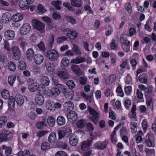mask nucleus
<instances>
[{
  "instance_id": "obj_1",
  "label": "nucleus",
  "mask_w": 156,
  "mask_h": 156,
  "mask_svg": "<svg viewBox=\"0 0 156 156\" xmlns=\"http://www.w3.org/2000/svg\"><path fill=\"white\" fill-rule=\"evenodd\" d=\"M2 97L5 99H9L8 101L9 108L10 110H12L15 106V102L13 97H10L9 91L6 89H3L2 91Z\"/></svg>"
},
{
  "instance_id": "obj_2",
  "label": "nucleus",
  "mask_w": 156,
  "mask_h": 156,
  "mask_svg": "<svg viewBox=\"0 0 156 156\" xmlns=\"http://www.w3.org/2000/svg\"><path fill=\"white\" fill-rule=\"evenodd\" d=\"M32 25L36 30L39 31L41 34L45 33V25L44 23L36 19H33L32 22Z\"/></svg>"
},
{
  "instance_id": "obj_3",
  "label": "nucleus",
  "mask_w": 156,
  "mask_h": 156,
  "mask_svg": "<svg viewBox=\"0 0 156 156\" xmlns=\"http://www.w3.org/2000/svg\"><path fill=\"white\" fill-rule=\"evenodd\" d=\"M13 137L12 133L6 129L3 130L0 134V142L5 141L11 140Z\"/></svg>"
},
{
  "instance_id": "obj_4",
  "label": "nucleus",
  "mask_w": 156,
  "mask_h": 156,
  "mask_svg": "<svg viewBox=\"0 0 156 156\" xmlns=\"http://www.w3.org/2000/svg\"><path fill=\"white\" fill-rule=\"evenodd\" d=\"M47 57L51 61H55L57 60L59 55L57 51L51 50L47 52L46 54Z\"/></svg>"
},
{
  "instance_id": "obj_5",
  "label": "nucleus",
  "mask_w": 156,
  "mask_h": 156,
  "mask_svg": "<svg viewBox=\"0 0 156 156\" xmlns=\"http://www.w3.org/2000/svg\"><path fill=\"white\" fill-rule=\"evenodd\" d=\"M89 114L92 115V121L95 124H97L99 117V114L95 110L90 107H88Z\"/></svg>"
},
{
  "instance_id": "obj_6",
  "label": "nucleus",
  "mask_w": 156,
  "mask_h": 156,
  "mask_svg": "<svg viewBox=\"0 0 156 156\" xmlns=\"http://www.w3.org/2000/svg\"><path fill=\"white\" fill-rule=\"evenodd\" d=\"M31 29V27L30 24L28 23H24L20 27L19 33L22 36L26 35L30 33Z\"/></svg>"
},
{
  "instance_id": "obj_7",
  "label": "nucleus",
  "mask_w": 156,
  "mask_h": 156,
  "mask_svg": "<svg viewBox=\"0 0 156 156\" xmlns=\"http://www.w3.org/2000/svg\"><path fill=\"white\" fill-rule=\"evenodd\" d=\"M108 142L107 140L104 141H98L94 145V148L98 150H104L107 147Z\"/></svg>"
},
{
  "instance_id": "obj_8",
  "label": "nucleus",
  "mask_w": 156,
  "mask_h": 156,
  "mask_svg": "<svg viewBox=\"0 0 156 156\" xmlns=\"http://www.w3.org/2000/svg\"><path fill=\"white\" fill-rule=\"evenodd\" d=\"M11 50L13 55V59L16 60H19L21 56V51L19 48L17 46H14L12 48Z\"/></svg>"
},
{
  "instance_id": "obj_9",
  "label": "nucleus",
  "mask_w": 156,
  "mask_h": 156,
  "mask_svg": "<svg viewBox=\"0 0 156 156\" xmlns=\"http://www.w3.org/2000/svg\"><path fill=\"white\" fill-rule=\"evenodd\" d=\"M62 30L63 32H67L66 34V36L69 38L73 40L76 39L78 35L77 33L73 30L69 29L68 30H67V29L66 28L62 29Z\"/></svg>"
},
{
  "instance_id": "obj_10",
  "label": "nucleus",
  "mask_w": 156,
  "mask_h": 156,
  "mask_svg": "<svg viewBox=\"0 0 156 156\" xmlns=\"http://www.w3.org/2000/svg\"><path fill=\"white\" fill-rule=\"evenodd\" d=\"M4 36L5 39L8 40H12L15 37V32L12 30H6L4 33Z\"/></svg>"
},
{
  "instance_id": "obj_11",
  "label": "nucleus",
  "mask_w": 156,
  "mask_h": 156,
  "mask_svg": "<svg viewBox=\"0 0 156 156\" xmlns=\"http://www.w3.org/2000/svg\"><path fill=\"white\" fill-rule=\"evenodd\" d=\"M51 78L52 81V85L55 86L54 87H58L61 90L65 89L64 85L58 83L57 77L54 74L52 75Z\"/></svg>"
},
{
  "instance_id": "obj_12",
  "label": "nucleus",
  "mask_w": 156,
  "mask_h": 156,
  "mask_svg": "<svg viewBox=\"0 0 156 156\" xmlns=\"http://www.w3.org/2000/svg\"><path fill=\"white\" fill-rule=\"evenodd\" d=\"M29 80L32 83L29 85L28 87L29 90L31 92L36 91L39 88V84L37 82L33 83V80L30 79H29L28 82Z\"/></svg>"
},
{
  "instance_id": "obj_13",
  "label": "nucleus",
  "mask_w": 156,
  "mask_h": 156,
  "mask_svg": "<svg viewBox=\"0 0 156 156\" xmlns=\"http://www.w3.org/2000/svg\"><path fill=\"white\" fill-rule=\"evenodd\" d=\"M23 15L19 13L14 14L11 16V18L12 22L18 23L21 21L23 19Z\"/></svg>"
},
{
  "instance_id": "obj_14",
  "label": "nucleus",
  "mask_w": 156,
  "mask_h": 156,
  "mask_svg": "<svg viewBox=\"0 0 156 156\" xmlns=\"http://www.w3.org/2000/svg\"><path fill=\"white\" fill-rule=\"evenodd\" d=\"M91 142L90 140H87L83 141L81 145V148L83 151H87L90 148Z\"/></svg>"
},
{
  "instance_id": "obj_15",
  "label": "nucleus",
  "mask_w": 156,
  "mask_h": 156,
  "mask_svg": "<svg viewBox=\"0 0 156 156\" xmlns=\"http://www.w3.org/2000/svg\"><path fill=\"white\" fill-rule=\"evenodd\" d=\"M67 117L69 122H73L76 120L77 118V115L75 111H72L67 114Z\"/></svg>"
},
{
  "instance_id": "obj_16",
  "label": "nucleus",
  "mask_w": 156,
  "mask_h": 156,
  "mask_svg": "<svg viewBox=\"0 0 156 156\" xmlns=\"http://www.w3.org/2000/svg\"><path fill=\"white\" fill-rule=\"evenodd\" d=\"M56 74L59 77L63 80L68 79L69 78V73L65 71H58L57 72Z\"/></svg>"
},
{
  "instance_id": "obj_17",
  "label": "nucleus",
  "mask_w": 156,
  "mask_h": 156,
  "mask_svg": "<svg viewBox=\"0 0 156 156\" xmlns=\"http://www.w3.org/2000/svg\"><path fill=\"white\" fill-rule=\"evenodd\" d=\"M61 90L63 92L65 97L67 100H71L73 98L74 92L73 91L71 90L70 91H67L66 90L65 87V89Z\"/></svg>"
},
{
  "instance_id": "obj_18",
  "label": "nucleus",
  "mask_w": 156,
  "mask_h": 156,
  "mask_svg": "<svg viewBox=\"0 0 156 156\" xmlns=\"http://www.w3.org/2000/svg\"><path fill=\"white\" fill-rule=\"evenodd\" d=\"M43 56L40 54H37L34 57V61L35 63L37 65L41 64L44 60Z\"/></svg>"
},
{
  "instance_id": "obj_19",
  "label": "nucleus",
  "mask_w": 156,
  "mask_h": 156,
  "mask_svg": "<svg viewBox=\"0 0 156 156\" xmlns=\"http://www.w3.org/2000/svg\"><path fill=\"white\" fill-rule=\"evenodd\" d=\"M34 100L36 104L39 105H42L44 101V98L41 94L37 95Z\"/></svg>"
},
{
  "instance_id": "obj_20",
  "label": "nucleus",
  "mask_w": 156,
  "mask_h": 156,
  "mask_svg": "<svg viewBox=\"0 0 156 156\" xmlns=\"http://www.w3.org/2000/svg\"><path fill=\"white\" fill-rule=\"evenodd\" d=\"M121 124H118L114 128V129L111 135V140L112 143L115 144L117 141V139L116 138V131L118 130L119 128L121 127Z\"/></svg>"
},
{
  "instance_id": "obj_21",
  "label": "nucleus",
  "mask_w": 156,
  "mask_h": 156,
  "mask_svg": "<svg viewBox=\"0 0 156 156\" xmlns=\"http://www.w3.org/2000/svg\"><path fill=\"white\" fill-rule=\"evenodd\" d=\"M11 17L10 14L6 12L4 13L2 17V20L3 23L6 24L9 23Z\"/></svg>"
},
{
  "instance_id": "obj_22",
  "label": "nucleus",
  "mask_w": 156,
  "mask_h": 156,
  "mask_svg": "<svg viewBox=\"0 0 156 156\" xmlns=\"http://www.w3.org/2000/svg\"><path fill=\"white\" fill-rule=\"evenodd\" d=\"M78 137L74 134H72L69 137V143L72 146H76L78 144Z\"/></svg>"
},
{
  "instance_id": "obj_23",
  "label": "nucleus",
  "mask_w": 156,
  "mask_h": 156,
  "mask_svg": "<svg viewBox=\"0 0 156 156\" xmlns=\"http://www.w3.org/2000/svg\"><path fill=\"white\" fill-rule=\"evenodd\" d=\"M61 89L58 87H53L51 89V96L57 97L61 93Z\"/></svg>"
},
{
  "instance_id": "obj_24",
  "label": "nucleus",
  "mask_w": 156,
  "mask_h": 156,
  "mask_svg": "<svg viewBox=\"0 0 156 156\" xmlns=\"http://www.w3.org/2000/svg\"><path fill=\"white\" fill-rule=\"evenodd\" d=\"M85 61V59L84 57L81 56H78L75 58L72 59L71 60V63L78 64L83 63Z\"/></svg>"
},
{
  "instance_id": "obj_25",
  "label": "nucleus",
  "mask_w": 156,
  "mask_h": 156,
  "mask_svg": "<svg viewBox=\"0 0 156 156\" xmlns=\"http://www.w3.org/2000/svg\"><path fill=\"white\" fill-rule=\"evenodd\" d=\"M63 107L65 110L69 111L72 110L74 108V106L72 102L68 101L64 103Z\"/></svg>"
},
{
  "instance_id": "obj_26",
  "label": "nucleus",
  "mask_w": 156,
  "mask_h": 156,
  "mask_svg": "<svg viewBox=\"0 0 156 156\" xmlns=\"http://www.w3.org/2000/svg\"><path fill=\"white\" fill-rule=\"evenodd\" d=\"M34 55V52L32 48H29L27 50L26 53V56L28 59L29 60L32 59Z\"/></svg>"
},
{
  "instance_id": "obj_27",
  "label": "nucleus",
  "mask_w": 156,
  "mask_h": 156,
  "mask_svg": "<svg viewBox=\"0 0 156 156\" xmlns=\"http://www.w3.org/2000/svg\"><path fill=\"white\" fill-rule=\"evenodd\" d=\"M46 122L47 124L51 127H53L54 126L55 121V118L52 116H49L48 117L46 120Z\"/></svg>"
},
{
  "instance_id": "obj_28",
  "label": "nucleus",
  "mask_w": 156,
  "mask_h": 156,
  "mask_svg": "<svg viewBox=\"0 0 156 156\" xmlns=\"http://www.w3.org/2000/svg\"><path fill=\"white\" fill-rule=\"evenodd\" d=\"M48 140L51 144L54 143L57 140L56 133L54 132H51L48 136Z\"/></svg>"
},
{
  "instance_id": "obj_29",
  "label": "nucleus",
  "mask_w": 156,
  "mask_h": 156,
  "mask_svg": "<svg viewBox=\"0 0 156 156\" xmlns=\"http://www.w3.org/2000/svg\"><path fill=\"white\" fill-rule=\"evenodd\" d=\"M14 101H16L17 104L19 105H21L24 103V100L23 97L20 94H17L15 97Z\"/></svg>"
},
{
  "instance_id": "obj_30",
  "label": "nucleus",
  "mask_w": 156,
  "mask_h": 156,
  "mask_svg": "<svg viewBox=\"0 0 156 156\" xmlns=\"http://www.w3.org/2000/svg\"><path fill=\"white\" fill-rule=\"evenodd\" d=\"M54 103L51 100H48L46 102V106L47 109L51 111L55 110Z\"/></svg>"
},
{
  "instance_id": "obj_31",
  "label": "nucleus",
  "mask_w": 156,
  "mask_h": 156,
  "mask_svg": "<svg viewBox=\"0 0 156 156\" xmlns=\"http://www.w3.org/2000/svg\"><path fill=\"white\" fill-rule=\"evenodd\" d=\"M40 81L42 85L44 86H48L50 83L49 79L47 76H42L41 79Z\"/></svg>"
},
{
  "instance_id": "obj_32",
  "label": "nucleus",
  "mask_w": 156,
  "mask_h": 156,
  "mask_svg": "<svg viewBox=\"0 0 156 156\" xmlns=\"http://www.w3.org/2000/svg\"><path fill=\"white\" fill-rule=\"evenodd\" d=\"M136 106L133 105L132 108L131 112L129 114V117L131 119H136Z\"/></svg>"
},
{
  "instance_id": "obj_33",
  "label": "nucleus",
  "mask_w": 156,
  "mask_h": 156,
  "mask_svg": "<svg viewBox=\"0 0 156 156\" xmlns=\"http://www.w3.org/2000/svg\"><path fill=\"white\" fill-rule=\"evenodd\" d=\"M46 11V9L42 5L39 4L37 5V13L41 15H43Z\"/></svg>"
},
{
  "instance_id": "obj_34",
  "label": "nucleus",
  "mask_w": 156,
  "mask_h": 156,
  "mask_svg": "<svg viewBox=\"0 0 156 156\" xmlns=\"http://www.w3.org/2000/svg\"><path fill=\"white\" fill-rule=\"evenodd\" d=\"M70 68L75 74L79 75L80 74L81 70L78 66L76 65H72Z\"/></svg>"
},
{
  "instance_id": "obj_35",
  "label": "nucleus",
  "mask_w": 156,
  "mask_h": 156,
  "mask_svg": "<svg viewBox=\"0 0 156 156\" xmlns=\"http://www.w3.org/2000/svg\"><path fill=\"white\" fill-rule=\"evenodd\" d=\"M69 64V60L67 57H64L62 59L60 64L61 67H67Z\"/></svg>"
},
{
  "instance_id": "obj_36",
  "label": "nucleus",
  "mask_w": 156,
  "mask_h": 156,
  "mask_svg": "<svg viewBox=\"0 0 156 156\" xmlns=\"http://www.w3.org/2000/svg\"><path fill=\"white\" fill-rule=\"evenodd\" d=\"M56 69L55 65L53 63H49L46 66V70L49 73L54 72Z\"/></svg>"
},
{
  "instance_id": "obj_37",
  "label": "nucleus",
  "mask_w": 156,
  "mask_h": 156,
  "mask_svg": "<svg viewBox=\"0 0 156 156\" xmlns=\"http://www.w3.org/2000/svg\"><path fill=\"white\" fill-rule=\"evenodd\" d=\"M57 122L58 125L62 126L66 123L65 118L63 116H59L57 119Z\"/></svg>"
},
{
  "instance_id": "obj_38",
  "label": "nucleus",
  "mask_w": 156,
  "mask_h": 156,
  "mask_svg": "<svg viewBox=\"0 0 156 156\" xmlns=\"http://www.w3.org/2000/svg\"><path fill=\"white\" fill-rule=\"evenodd\" d=\"M16 79V76L14 75H10L8 78V82L11 86H13L15 83Z\"/></svg>"
},
{
  "instance_id": "obj_39",
  "label": "nucleus",
  "mask_w": 156,
  "mask_h": 156,
  "mask_svg": "<svg viewBox=\"0 0 156 156\" xmlns=\"http://www.w3.org/2000/svg\"><path fill=\"white\" fill-rule=\"evenodd\" d=\"M44 126H47V124L46 122V119H43V121L38 122L36 124V127L38 129H41Z\"/></svg>"
},
{
  "instance_id": "obj_40",
  "label": "nucleus",
  "mask_w": 156,
  "mask_h": 156,
  "mask_svg": "<svg viewBox=\"0 0 156 156\" xmlns=\"http://www.w3.org/2000/svg\"><path fill=\"white\" fill-rule=\"evenodd\" d=\"M116 78V76L115 75H112L109 76L106 80V83L108 84L112 83Z\"/></svg>"
},
{
  "instance_id": "obj_41",
  "label": "nucleus",
  "mask_w": 156,
  "mask_h": 156,
  "mask_svg": "<svg viewBox=\"0 0 156 156\" xmlns=\"http://www.w3.org/2000/svg\"><path fill=\"white\" fill-rule=\"evenodd\" d=\"M71 2L72 5L75 7H80L83 5L81 0H71Z\"/></svg>"
},
{
  "instance_id": "obj_42",
  "label": "nucleus",
  "mask_w": 156,
  "mask_h": 156,
  "mask_svg": "<svg viewBox=\"0 0 156 156\" xmlns=\"http://www.w3.org/2000/svg\"><path fill=\"white\" fill-rule=\"evenodd\" d=\"M7 120V118L5 116H2L0 117V128L4 126Z\"/></svg>"
},
{
  "instance_id": "obj_43",
  "label": "nucleus",
  "mask_w": 156,
  "mask_h": 156,
  "mask_svg": "<svg viewBox=\"0 0 156 156\" xmlns=\"http://www.w3.org/2000/svg\"><path fill=\"white\" fill-rule=\"evenodd\" d=\"M25 2V0H21L19 2V5L20 8L22 10H25L27 8V5Z\"/></svg>"
},
{
  "instance_id": "obj_44",
  "label": "nucleus",
  "mask_w": 156,
  "mask_h": 156,
  "mask_svg": "<svg viewBox=\"0 0 156 156\" xmlns=\"http://www.w3.org/2000/svg\"><path fill=\"white\" fill-rule=\"evenodd\" d=\"M124 35H122L120 40V42L122 45H130V42L124 37Z\"/></svg>"
},
{
  "instance_id": "obj_45",
  "label": "nucleus",
  "mask_w": 156,
  "mask_h": 156,
  "mask_svg": "<svg viewBox=\"0 0 156 156\" xmlns=\"http://www.w3.org/2000/svg\"><path fill=\"white\" fill-rule=\"evenodd\" d=\"M116 92L117 95L118 96L123 97L124 96V94L121 86H118L116 89Z\"/></svg>"
},
{
  "instance_id": "obj_46",
  "label": "nucleus",
  "mask_w": 156,
  "mask_h": 156,
  "mask_svg": "<svg viewBox=\"0 0 156 156\" xmlns=\"http://www.w3.org/2000/svg\"><path fill=\"white\" fill-rule=\"evenodd\" d=\"M129 123L130 126L132 133H135L136 131L137 124L134 122H129Z\"/></svg>"
},
{
  "instance_id": "obj_47",
  "label": "nucleus",
  "mask_w": 156,
  "mask_h": 156,
  "mask_svg": "<svg viewBox=\"0 0 156 156\" xmlns=\"http://www.w3.org/2000/svg\"><path fill=\"white\" fill-rule=\"evenodd\" d=\"M51 5H53L56 9H60L61 8L60 5L62 4V2L59 1H54L51 3Z\"/></svg>"
},
{
  "instance_id": "obj_48",
  "label": "nucleus",
  "mask_w": 156,
  "mask_h": 156,
  "mask_svg": "<svg viewBox=\"0 0 156 156\" xmlns=\"http://www.w3.org/2000/svg\"><path fill=\"white\" fill-rule=\"evenodd\" d=\"M85 124V121L83 120H80L76 122V125L77 127L81 128L84 127Z\"/></svg>"
},
{
  "instance_id": "obj_49",
  "label": "nucleus",
  "mask_w": 156,
  "mask_h": 156,
  "mask_svg": "<svg viewBox=\"0 0 156 156\" xmlns=\"http://www.w3.org/2000/svg\"><path fill=\"white\" fill-rule=\"evenodd\" d=\"M41 148L43 151L47 150L50 148V144L47 142H44L41 145Z\"/></svg>"
},
{
  "instance_id": "obj_50",
  "label": "nucleus",
  "mask_w": 156,
  "mask_h": 156,
  "mask_svg": "<svg viewBox=\"0 0 156 156\" xmlns=\"http://www.w3.org/2000/svg\"><path fill=\"white\" fill-rule=\"evenodd\" d=\"M85 2L86 4L84 7L85 10L86 11H88V12L90 13H93V11L91 10L90 7V1L88 0H85Z\"/></svg>"
},
{
  "instance_id": "obj_51",
  "label": "nucleus",
  "mask_w": 156,
  "mask_h": 156,
  "mask_svg": "<svg viewBox=\"0 0 156 156\" xmlns=\"http://www.w3.org/2000/svg\"><path fill=\"white\" fill-rule=\"evenodd\" d=\"M8 67L11 71H14L16 69V67L14 63L10 61L8 63Z\"/></svg>"
},
{
  "instance_id": "obj_52",
  "label": "nucleus",
  "mask_w": 156,
  "mask_h": 156,
  "mask_svg": "<svg viewBox=\"0 0 156 156\" xmlns=\"http://www.w3.org/2000/svg\"><path fill=\"white\" fill-rule=\"evenodd\" d=\"M111 62L112 64H115L116 62L117 57L116 55L114 53H111L110 55Z\"/></svg>"
},
{
  "instance_id": "obj_53",
  "label": "nucleus",
  "mask_w": 156,
  "mask_h": 156,
  "mask_svg": "<svg viewBox=\"0 0 156 156\" xmlns=\"http://www.w3.org/2000/svg\"><path fill=\"white\" fill-rule=\"evenodd\" d=\"M128 66V60L126 59L123 61L122 64L120 65V66L121 68L124 69L127 67V69H130Z\"/></svg>"
},
{
  "instance_id": "obj_54",
  "label": "nucleus",
  "mask_w": 156,
  "mask_h": 156,
  "mask_svg": "<svg viewBox=\"0 0 156 156\" xmlns=\"http://www.w3.org/2000/svg\"><path fill=\"white\" fill-rule=\"evenodd\" d=\"M18 67L19 69L21 70H24L26 68V65L24 62L20 61L19 62Z\"/></svg>"
},
{
  "instance_id": "obj_55",
  "label": "nucleus",
  "mask_w": 156,
  "mask_h": 156,
  "mask_svg": "<svg viewBox=\"0 0 156 156\" xmlns=\"http://www.w3.org/2000/svg\"><path fill=\"white\" fill-rule=\"evenodd\" d=\"M37 47L41 51H44L46 49L44 44L42 41H41L39 44H37Z\"/></svg>"
},
{
  "instance_id": "obj_56",
  "label": "nucleus",
  "mask_w": 156,
  "mask_h": 156,
  "mask_svg": "<svg viewBox=\"0 0 156 156\" xmlns=\"http://www.w3.org/2000/svg\"><path fill=\"white\" fill-rule=\"evenodd\" d=\"M48 132L47 130H41L37 133V135L39 137H41L46 134H48Z\"/></svg>"
},
{
  "instance_id": "obj_57",
  "label": "nucleus",
  "mask_w": 156,
  "mask_h": 156,
  "mask_svg": "<svg viewBox=\"0 0 156 156\" xmlns=\"http://www.w3.org/2000/svg\"><path fill=\"white\" fill-rule=\"evenodd\" d=\"M67 19L68 21L70 22L71 23L73 24H75L76 23V21L75 19L73 17L69 16H66L65 17Z\"/></svg>"
},
{
  "instance_id": "obj_58",
  "label": "nucleus",
  "mask_w": 156,
  "mask_h": 156,
  "mask_svg": "<svg viewBox=\"0 0 156 156\" xmlns=\"http://www.w3.org/2000/svg\"><path fill=\"white\" fill-rule=\"evenodd\" d=\"M66 84L69 87L70 89H73L75 87V84L72 80L68 81L66 83Z\"/></svg>"
},
{
  "instance_id": "obj_59",
  "label": "nucleus",
  "mask_w": 156,
  "mask_h": 156,
  "mask_svg": "<svg viewBox=\"0 0 156 156\" xmlns=\"http://www.w3.org/2000/svg\"><path fill=\"white\" fill-rule=\"evenodd\" d=\"M53 18L56 20H60L61 18V15L58 13L55 12L52 15Z\"/></svg>"
},
{
  "instance_id": "obj_60",
  "label": "nucleus",
  "mask_w": 156,
  "mask_h": 156,
  "mask_svg": "<svg viewBox=\"0 0 156 156\" xmlns=\"http://www.w3.org/2000/svg\"><path fill=\"white\" fill-rule=\"evenodd\" d=\"M146 144L147 147H154L155 146V144L154 142H152L151 140L149 139H147L146 140Z\"/></svg>"
},
{
  "instance_id": "obj_61",
  "label": "nucleus",
  "mask_w": 156,
  "mask_h": 156,
  "mask_svg": "<svg viewBox=\"0 0 156 156\" xmlns=\"http://www.w3.org/2000/svg\"><path fill=\"white\" fill-rule=\"evenodd\" d=\"M79 80L80 83L82 85H85L87 82V79L86 77H81Z\"/></svg>"
},
{
  "instance_id": "obj_62",
  "label": "nucleus",
  "mask_w": 156,
  "mask_h": 156,
  "mask_svg": "<svg viewBox=\"0 0 156 156\" xmlns=\"http://www.w3.org/2000/svg\"><path fill=\"white\" fill-rule=\"evenodd\" d=\"M73 50L77 55H79L81 54V52L79 50L78 46L76 44H73Z\"/></svg>"
},
{
  "instance_id": "obj_63",
  "label": "nucleus",
  "mask_w": 156,
  "mask_h": 156,
  "mask_svg": "<svg viewBox=\"0 0 156 156\" xmlns=\"http://www.w3.org/2000/svg\"><path fill=\"white\" fill-rule=\"evenodd\" d=\"M125 9L129 13H130L132 11V8L131 7L130 4L129 3H126L125 6Z\"/></svg>"
},
{
  "instance_id": "obj_64",
  "label": "nucleus",
  "mask_w": 156,
  "mask_h": 156,
  "mask_svg": "<svg viewBox=\"0 0 156 156\" xmlns=\"http://www.w3.org/2000/svg\"><path fill=\"white\" fill-rule=\"evenodd\" d=\"M126 83L129 84L130 83L132 80L131 77L129 74H128L124 79Z\"/></svg>"
}]
</instances>
